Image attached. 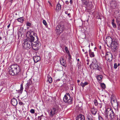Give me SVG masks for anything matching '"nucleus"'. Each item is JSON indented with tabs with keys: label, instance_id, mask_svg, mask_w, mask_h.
<instances>
[{
	"label": "nucleus",
	"instance_id": "nucleus-1",
	"mask_svg": "<svg viewBox=\"0 0 120 120\" xmlns=\"http://www.w3.org/2000/svg\"><path fill=\"white\" fill-rule=\"evenodd\" d=\"M31 31H29L26 34L27 38L25 40L24 44H22L23 47L25 49H29L31 47L33 42L34 41V37L31 35Z\"/></svg>",
	"mask_w": 120,
	"mask_h": 120
},
{
	"label": "nucleus",
	"instance_id": "nucleus-2",
	"mask_svg": "<svg viewBox=\"0 0 120 120\" xmlns=\"http://www.w3.org/2000/svg\"><path fill=\"white\" fill-rule=\"evenodd\" d=\"M106 43L109 47H111L112 51L113 52H116L118 48V43L113 40L110 36H108L106 39Z\"/></svg>",
	"mask_w": 120,
	"mask_h": 120
},
{
	"label": "nucleus",
	"instance_id": "nucleus-3",
	"mask_svg": "<svg viewBox=\"0 0 120 120\" xmlns=\"http://www.w3.org/2000/svg\"><path fill=\"white\" fill-rule=\"evenodd\" d=\"M8 69L9 74L13 76L17 75L21 71L20 67L16 64H13L10 66Z\"/></svg>",
	"mask_w": 120,
	"mask_h": 120
},
{
	"label": "nucleus",
	"instance_id": "nucleus-4",
	"mask_svg": "<svg viewBox=\"0 0 120 120\" xmlns=\"http://www.w3.org/2000/svg\"><path fill=\"white\" fill-rule=\"evenodd\" d=\"M104 115L106 120H111L116 117L112 109L110 108H108L105 110Z\"/></svg>",
	"mask_w": 120,
	"mask_h": 120
},
{
	"label": "nucleus",
	"instance_id": "nucleus-5",
	"mask_svg": "<svg viewBox=\"0 0 120 120\" xmlns=\"http://www.w3.org/2000/svg\"><path fill=\"white\" fill-rule=\"evenodd\" d=\"M63 100L65 103L70 104L72 103L73 98L70 97L69 93H66L63 98Z\"/></svg>",
	"mask_w": 120,
	"mask_h": 120
},
{
	"label": "nucleus",
	"instance_id": "nucleus-6",
	"mask_svg": "<svg viewBox=\"0 0 120 120\" xmlns=\"http://www.w3.org/2000/svg\"><path fill=\"white\" fill-rule=\"evenodd\" d=\"M59 107L58 105H56L53 107L52 109H50V112L49 114L50 117H53L55 114L57 113L59 109Z\"/></svg>",
	"mask_w": 120,
	"mask_h": 120
},
{
	"label": "nucleus",
	"instance_id": "nucleus-7",
	"mask_svg": "<svg viewBox=\"0 0 120 120\" xmlns=\"http://www.w3.org/2000/svg\"><path fill=\"white\" fill-rule=\"evenodd\" d=\"M41 45V43L39 41H36L35 42L34 41L32 45L31 46L33 49L35 51L38 50Z\"/></svg>",
	"mask_w": 120,
	"mask_h": 120
},
{
	"label": "nucleus",
	"instance_id": "nucleus-8",
	"mask_svg": "<svg viewBox=\"0 0 120 120\" xmlns=\"http://www.w3.org/2000/svg\"><path fill=\"white\" fill-rule=\"evenodd\" d=\"M57 34H60L61 33L64 29V26L63 25H58L56 28Z\"/></svg>",
	"mask_w": 120,
	"mask_h": 120
},
{
	"label": "nucleus",
	"instance_id": "nucleus-9",
	"mask_svg": "<svg viewBox=\"0 0 120 120\" xmlns=\"http://www.w3.org/2000/svg\"><path fill=\"white\" fill-rule=\"evenodd\" d=\"M113 56L112 54L110 52H107L106 53L105 58L107 61L109 62H111L112 60Z\"/></svg>",
	"mask_w": 120,
	"mask_h": 120
},
{
	"label": "nucleus",
	"instance_id": "nucleus-10",
	"mask_svg": "<svg viewBox=\"0 0 120 120\" xmlns=\"http://www.w3.org/2000/svg\"><path fill=\"white\" fill-rule=\"evenodd\" d=\"M92 66L93 68L94 69L100 71L101 68L97 64V61L96 59H93V61L92 62Z\"/></svg>",
	"mask_w": 120,
	"mask_h": 120
},
{
	"label": "nucleus",
	"instance_id": "nucleus-11",
	"mask_svg": "<svg viewBox=\"0 0 120 120\" xmlns=\"http://www.w3.org/2000/svg\"><path fill=\"white\" fill-rule=\"evenodd\" d=\"M111 101L112 105H114L115 107L118 106V104L117 100L114 97L112 98L111 96Z\"/></svg>",
	"mask_w": 120,
	"mask_h": 120
},
{
	"label": "nucleus",
	"instance_id": "nucleus-12",
	"mask_svg": "<svg viewBox=\"0 0 120 120\" xmlns=\"http://www.w3.org/2000/svg\"><path fill=\"white\" fill-rule=\"evenodd\" d=\"M60 63L64 67H66L67 66L66 61L65 60H64L63 57L60 58Z\"/></svg>",
	"mask_w": 120,
	"mask_h": 120
},
{
	"label": "nucleus",
	"instance_id": "nucleus-13",
	"mask_svg": "<svg viewBox=\"0 0 120 120\" xmlns=\"http://www.w3.org/2000/svg\"><path fill=\"white\" fill-rule=\"evenodd\" d=\"M76 120H85L84 116L81 114L77 116Z\"/></svg>",
	"mask_w": 120,
	"mask_h": 120
},
{
	"label": "nucleus",
	"instance_id": "nucleus-14",
	"mask_svg": "<svg viewBox=\"0 0 120 120\" xmlns=\"http://www.w3.org/2000/svg\"><path fill=\"white\" fill-rule=\"evenodd\" d=\"M11 103L12 105L14 106H16L18 104L17 101L16 99L15 98L12 99L11 100Z\"/></svg>",
	"mask_w": 120,
	"mask_h": 120
},
{
	"label": "nucleus",
	"instance_id": "nucleus-15",
	"mask_svg": "<svg viewBox=\"0 0 120 120\" xmlns=\"http://www.w3.org/2000/svg\"><path fill=\"white\" fill-rule=\"evenodd\" d=\"M33 59L34 62L35 63L41 60L40 57L38 56H34L33 57Z\"/></svg>",
	"mask_w": 120,
	"mask_h": 120
},
{
	"label": "nucleus",
	"instance_id": "nucleus-16",
	"mask_svg": "<svg viewBox=\"0 0 120 120\" xmlns=\"http://www.w3.org/2000/svg\"><path fill=\"white\" fill-rule=\"evenodd\" d=\"M116 2L115 1H113L111 2L110 4V6L113 8H115L116 5Z\"/></svg>",
	"mask_w": 120,
	"mask_h": 120
},
{
	"label": "nucleus",
	"instance_id": "nucleus-17",
	"mask_svg": "<svg viewBox=\"0 0 120 120\" xmlns=\"http://www.w3.org/2000/svg\"><path fill=\"white\" fill-rule=\"evenodd\" d=\"M59 2L60 1H59L58 3L56 5V11H59L60 10L61 8V5L60 4Z\"/></svg>",
	"mask_w": 120,
	"mask_h": 120
},
{
	"label": "nucleus",
	"instance_id": "nucleus-18",
	"mask_svg": "<svg viewBox=\"0 0 120 120\" xmlns=\"http://www.w3.org/2000/svg\"><path fill=\"white\" fill-rule=\"evenodd\" d=\"M32 83V81L30 79L28 80L27 82V83L26 84V88L28 89L30 86L31 84Z\"/></svg>",
	"mask_w": 120,
	"mask_h": 120
},
{
	"label": "nucleus",
	"instance_id": "nucleus-19",
	"mask_svg": "<svg viewBox=\"0 0 120 120\" xmlns=\"http://www.w3.org/2000/svg\"><path fill=\"white\" fill-rule=\"evenodd\" d=\"M97 111V110L96 108L93 107L92 108L91 112L92 114L93 115H95L96 114Z\"/></svg>",
	"mask_w": 120,
	"mask_h": 120
},
{
	"label": "nucleus",
	"instance_id": "nucleus-20",
	"mask_svg": "<svg viewBox=\"0 0 120 120\" xmlns=\"http://www.w3.org/2000/svg\"><path fill=\"white\" fill-rule=\"evenodd\" d=\"M89 52L90 56L91 57H94L95 55L94 52H92L91 50H89Z\"/></svg>",
	"mask_w": 120,
	"mask_h": 120
},
{
	"label": "nucleus",
	"instance_id": "nucleus-21",
	"mask_svg": "<svg viewBox=\"0 0 120 120\" xmlns=\"http://www.w3.org/2000/svg\"><path fill=\"white\" fill-rule=\"evenodd\" d=\"M88 84V83L87 82H85L84 83L81 82L80 84V85L82 87H84L86 86Z\"/></svg>",
	"mask_w": 120,
	"mask_h": 120
},
{
	"label": "nucleus",
	"instance_id": "nucleus-22",
	"mask_svg": "<svg viewBox=\"0 0 120 120\" xmlns=\"http://www.w3.org/2000/svg\"><path fill=\"white\" fill-rule=\"evenodd\" d=\"M17 20L18 22L21 23H22L24 21L23 18L22 17L19 18L17 19Z\"/></svg>",
	"mask_w": 120,
	"mask_h": 120
},
{
	"label": "nucleus",
	"instance_id": "nucleus-23",
	"mask_svg": "<svg viewBox=\"0 0 120 120\" xmlns=\"http://www.w3.org/2000/svg\"><path fill=\"white\" fill-rule=\"evenodd\" d=\"M114 21V19H112V20L111 23L113 27L114 28H116V24L115 23Z\"/></svg>",
	"mask_w": 120,
	"mask_h": 120
},
{
	"label": "nucleus",
	"instance_id": "nucleus-24",
	"mask_svg": "<svg viewBox=\"0 0 120 120\" xmlns=\"http://www.w3.org/2000/svg\"><path fill=\"white\" fill-rule=\"evenodd\" d=\"M102 76L101 75H98L97 76V78L98 81L100 82L102 81Z\"/></svg>",
	"mask_w": 120,
	"mask_h": 120
},
{
	"label": "nucleus",
	"instance_id": "nucleus-25",
	"mask_svg": "<svg viewBox=\"0 0 120 120\" xmlns=\"http://www.w3.org/2000/svg\"><path fill=\"white\" fill-rule=\"evenodd\" d=\"M116 19H120V13L119 11H118L116 13Z\"/></svg>",
	"mask_w": 120,
	"mask_h": 120
},
{
	"label": "nucleus",
	"instance_id": "nucleus-26",
	"mask_svg": "<svg viewBox=\"0 0 120 120\" xmlns=\"http://www.w3.org/2000/svg\"><path fill=\"white\" fill-rule=\"evenodd\" d=\"M65 50L68 54V56H69V57L70 56L71 57V55L70 54L69 51L68 50V48L67 47H65Z\"/></svg>",
	"mask_w": 120,
	"mask_h": 120
},
{
	"label": "nucleus",
	"instance_id": "nucleus-27",
	"mask_svg": "<svg viewBox=\"0 0 120 120\" xmlns=\"http://www.w3.org/2000/svg\"><path fill=\"white\" fill-rule=\"evenodd\" d=\"M48 78L47 81H48L49 83H51L52 81V78L49 76H48Z\"/></svg>",
	"mask_w": 120,
	"mask_h": 120
},
{
	"label": "nucleus",
	"instance_id": "nucleus-28",
	"mask_svg": "<svg viewBox=\"0 0 120 120\" xmlns=\"http://www.w3.org/2000/svg\"><path fill=\"white\" fill-rule=\"evenodd\" d=\"M94 102L95 105L96 106H98V103L97 100H94Z\"/></svg>",
	"mask_w": 120,
	"mask_h": 120
},
{
	"label": "nucleus",
	"instance_id": "nucleus-29",
	"mask_svg": "<svg viewBox=\"0 0 120 120\" xmlns=\"http://www.w3.org/2000/svg\"><path fill=\"white\" fill-rule=\"evenodd\" d=\"M119 19H116V21L117 23V24L118 26H120V21L119 20Z\"/></svg>",
	"mask_w": 120,
	"mask_h": 120
},
{
	"label": "nucleus",
	"instance_id": "nucleus-30",
	"mask_svg": "<svg viewBox=\"0 0 120 120\" xmlns=\"http://www.w3.org/2000/svg\"><path fill=\"white\" fill-rule=\"evenodd\" d=\"M101 86L103 89H104L105 88V85L104 83H101Z\"/></svg>",
	"mask_w": 120,
	"mask_h": 120
},
{
	"label": "nucleus",
	"instance_id": "nucleus-31",
	"mask_svg": "<svg viewBox=\"0 0 120 120\" xmlns=\"http://www.w3.org/2000/svg\"><path fill=\"white\" fill-rule=\"evenodd\" d=\"M87 118L88 120H93L92 119L91 117L88 115L87 116Z\"/></svg>",
	"mask_w": 120,
	"mask_h": 120
},
{
	"label": "nucleus",
	"instance_id": "nucleus-32",
	"mask_svg": "<svg viewBox=\"0 0 120 120\" xmlns=\"http://www.w3.org/2000/svg\"><path fill=\"white\" fill-rule=\"evenodd\" d=\"M102 103H98L97 106L98 107L101 108L102 107Z\"/></svg>",
	"mask_w": 120,
	"mask_h": 120
},
{
	"label": "nucleus",
	"instance_id": "nucleus-33",
	"mask_svg": "<svg viewBox=\"0 0 120 120\" xmlns=\"http://www.w3.org/2000/svg\"><path fill=\"white\" fill-rule=\"evenodd\" d=\"M26 25L27 26H31V23L29 22H27L26 23Z\"/></svg>",
	"mask_w": 120,
	"mask_h": 120
},
{
	"label": "nucleus",
	"instance_id": "nucleus-34",
	"mask_svg": "<svg viewBox=\"0 0 120 120\" xmlns=\"http://www.w3.org/2000/svg\"><path fill=\"white\" fill-rule=\"evenodd\" d=\"M117 67L118 66L116 63H115L114 64V68L115 69H116L117 68Z\"/></svg>",
	"mask_w": 120,
	"mask_h": 120
},
{
	"label": "nucleus",
	"instance_id": "nucleus-35",
	"mask_svg": "<svg viewBox=\"0 0 120 120\" xmlns=\"http://www.w3.org/2000/svg\"><path fill=\"white\" fill-rule=\"evenodd\" d=\"M23 89V84H21V85L20 90L22 91Z\"/></svg>",
	"mask_w": 120,
	"mask_h": 120
},
{
	"label": "nucleus",
	"instance_id": "nucleus-36",
	"mask_svg": "<svg viewBox=\"0 0 120 120\" xmlns=\"http://www.w3.org/2000/svg\"><path fill=\"white\" fill-rule=\"evenodd\" d=\"M30 112L32 113H34L35 112L34 110L33 109H31L30 111Z\"/></svg>",
	"mask_w": 120,
	"mask_h": 120
},
{
	"label": "nucleus",
	"instance_id": "nucleus-37",
	"mask_svg": "<svg viewBox=\"0 0 120 120\" xmlns=\"http://www.w3.org/2000/svg\"><path fill=\"white\" fill-rule=\"evenodd\" d=\"M43 24L45 26L47 24V23L46 21L44 20H43Z\"/></svg>",
	"mask_w": 120,
	"mask_h": 120
},
{
	"label": "nucleus",
	"instance_id": "nucleus-38",
	"mask_svg": "<svg viewBox=\"0 0 120 120\" xmlns=\"http://www.w3.org/2000/svg\"><path fill=\"white\" fill-rule=\"evenodd\" d=\"M98 119L99 120H104L102 117L100 116H98Z\"/></svg>",
	"mask_w": 120,
	"mask_h": 120
},
{
	"label": "nucleus",
	"instance_id": "nucleus-39",
	"mask_svg": "<svg viewBox=\"0 0 120 120\" xmlns=\"http://www.w3.org/2000/svg\"><path fill=\"white\" fill-rule=\"evenodd\" d=\"M23 104V103L21 102V101H19V104L20 105H21Z\"/></svg>",
	"mask_w": 120,
	"mask_h": 120
},
{
	"label": "nucleus",
	"instance_id": "nucleus-40",
	"mask_svg": "<svg viewBox=\"0 0 120 120\" xmlns=\"http://www.w3.org/2000/svg\"><path fill=\"white\" fill-rule=\"evenodd\" d=\"M48 3H49V5L51 6H52V4L49 1H48Z\"/></svg>",
	"mask_w": 120,
	"mask_h": 120
},
{
	"label": "nucleus",
	"instance_id": "nucleus-41",
	"mask_svg": "<svg viewBox=\"0 0 120 120\" xmlns=\"http://www.w3.org/2000/svg\"><path fill=\"white\" fill-rule=\"evenodd\" d=\"M65 3L66 4H68L69 3V2L68 1H67V0L66 1H65Z\"/></svg>",
	"mask_w": 120,
	"mask_h": 120
},
{
	"label": "nucleus",
	"instance_id": "nucleus-42",
	"mask_svg": "<svg viewBox=\"0 0 120 120\" xmlns=\"http://www.w3.org/2000/svg\"><path fill=\"white\" fill-rule=\"evenodd\" d=\"M43 116V115H42L41 116H38V118H39V119L40 118V120H41V116Z\"/></svg>",
	"mask_w": 120,
	"mask_h": 120
},
{
	"label": "nucleus",
	"instance_id": "nucleus-43",
	"mask_svg": "<svg viewBox=\"0 0 120 120\" xmlns=\"http://www.w3.org/2000/svg\"><path fill=\"white\" fill-rule=\"evenodd\" d=\"M49 58H50L51 57V53H49Z\"/></svg>",
	"mask_w": 120,
	"mask_h": 120
},
{
	"label": "nucleus",
	"instance_id": "nucleus-44",
	"mask_svg": "<svg viewBox=\"0 0 120 120\" xmlns=\"http://www.w3.org/2000/svg\"><path fill=\"white\" fill-rule=\"evenodd\" d=\"M10 25H11V23H10V24H9L8 25V26H7V27L8 28L9 27H10Z\"/></svg>",
	"mask_w": 120,
	"mask_h": 120
},
{
	"label": "nucleus",
	"instance_id": "nucleus-45",
	"mask_svg": "<svg viewBox=\"0 0 120 120\" xmlns=\"http://www.w3.org/2000/svg\"><path fill=\"white\" fill-rule=\"evenodd\" d=\"M60 80V79H57L56 80V82L59 81Z\"/></svg>",
	"mask_w": 120,
	"mask_h": 120
},
{
	"label": "nucleus",
	"instance_id": "nucleus-46",
	"mask_svg": "<svg viewBox=\"0 0 120 120\" xmlns=\"http://www.w3.org/2000/svg\"><path fill=\"white\" fill-rule=\"evenodd\" d=\"M87 52H86L84 53V54H86V55L87 56H88V54H87Z\"/></svg>",
	"mask_w": 120,
	"mask_h": 120
},
{
	"label": "nucleus",
	"instance_id": "nucleus-47",
	"mask_svg": "<svg viewBox=\"0 0 120 120\" xmlns=\"http://www.w3.org/2000/svg\"><path fill=\"white\" fill-rule=\"evenodd\" d=\"M68 14V16L69 17H70L71 16L70 14V13H68V14Z\"/></svg>",
	"mask_w": 120,
	"mask_h": 120
},
{
	"label": "nucleus",
	"instance_id": "nucleus-48",
	"mask_svg": "<svg viewBox=\"0 0 120 120\" xmlns=\"http://www.w3.org/2000/svg\"><path fill=\"white\" fill-rule=\"evenodd\" d=\"M72 0H70V3L71 4L72 3Z\"/></svg>",
	"mask_w": 120,
	"mask_h": 120
},
{
	"label": "nucleus",
	"instance_id": "nucleus-49",
	"mask_svg": "<svg viewBox=\"0 0 120 120\" xmlns=\"http://www.w3.org/2000/svg\"><path fill=\"white\" fill-rule=\"evenodd\" d=\"M13 0H8L11 3L12 2Z\"/></svg>",
	"mask_w": 120,
	"mask_h": 120
},
{
	"label": "nucleus",
	"instance_id": "nucleus-50",
	"mask_svg": "<svg viewBox=\"0 0 120 120\" xmlns=\"http://www.w3.org/2000/svg\"><path fill=\"white\" fill-rule=\"evenodd\" d=\"M33 34L34 35H34L35 36H36L37 35V34H35V33H34V32H33Z\"/></svg>",
	"mask_w": 120,
	"mask_h": 120
},
{
	"label": "nucleus",
	"instance_id": "nucleus-51",
	"mask_svg": "<svg viewBox=\"0 0 120 120\" xmlns=\"http://www.w3.org/2000/svg\"><path fill=\"white\" fill-rule=\"evenodd\" d=\"M65 13L66 14H68V11H66L65 12Z\"/></svg>",
	"mask_w": 120,
	"mask_h": 120
},
{
	"label": "nucleus",
	"instance_id": "nucleus-52",
	"mask_svg": "<svg viewBox=\"0 0 120 120\" xmlns=\"http://www.w3.org/2000/svg\"><path fill=\"white\" fill-rule=\"evenodd\" d=\"M77 65L78 67H79L80 66V65H79V64L78 62L77 63Z\"/></svg>",
	"mask_w": 120,
	"mask_h": 120
},
{
	"label": "nucleus",
	"instance_id": "nucleus-53",
	"mask_svg": "<svg viewBox=\"0 0 120 120\" xmlns=\"http://www.w3.org/2000/svg\"><path fill=\"white\" fill-rule=\"evenodd\" d=\"M77 82L78 83H79L80 82V80H77Z\"/></svg>",
	"mask_w": 120,
	"mask_h": 120
},
{
	"label": "nucleus",
	"instance_id": "nucleus-54",
	"mask_svg": "<svg viewBox=\"0 0 120 120\" xmlns=\"http://www.w3.org/2000/svg\"><path fill=\"white\" fill-rule=\"evenodd\" d=\"M90 45H91V46H93V44L92 43H91V44H90Z\"/></svg>",
	"mask_w": 120,
	"mask_h": 120
},
{
	"label": "nucleus",
	"instance_id": "nucleus-55",
	"mask_svg": "<svg viewBox=\"0 0 120 120\" xmlns=\"http://www.w3.org/2000/svg\"><path fill=\"white\" fill-rule=\"evenodd\" d=\"M2 39V38L1 37H0V40H1Z\"/></svg>",
	"mask_w": 120,
	"mask_h": 120
},
{
	"label": "nucleus",
	"instance_id": "nucleus-56",
	"mask_svg": "<svg viewBox=\"0 0 120 120\" xmlns=\"http://www.w3.org/2000/svg\"><path fill=\"white\" fill-rule=\"evenodd\" d=\"M77 61L78 62H79V59H78L77 60Z\"/></svg>",
	"mask_w": 120,
	"mask_h": 120
},
{
	"label": "nucleus",
	"instance_id": "nucleus-57",
	"mask_svg": "<svg viewBox=\"0 0 120 120\" xmlns=\"http://www.w3.org/2000/svg\"><path fill=\"white\" fill-rule=\"evenodd\" d=\"M27 120H30V119L29 117H28L27 118Z\"/></svg>",
	"mask_w": 120,
	"mask_h": 120
},
{
	"label": "nucleus",
	"instance_id": "nucleus-58",
	"mask_svg": "<svg viewBox=\"0 0 120 120\" xmlns=\"http://www.w3.org/2000/svg\"><path fill=\"white\" fill-rule=\"evenodd\" d=\"M82 51L84 52H85V50L84 49H82Z\"/></svg>",
	"mask_w": 120,
	"mask_h": 120
},
{
	"label": "nucleus",
	"instance_id": "nucleus-59",
	"mask_svg": "<svg viewBox=\"0 0 120 120\" xmlns=\"http://www.w3.org/2000/svg\"><path fill=\"white\" fill-rule=\"evenodd\" d=\"M117 65L118 66H119L120 65V64L119 63H118Z\"/></svg>",
	"mask_w": 120,
	"mask_h": 120
},
{
	"label": "nucleus",
	"instance_id": "nucleus-60",
	"mask_svg": "<svg viewBox=\"0 0 120 120\" xmlns=\"http://www.w3.org/2000/svg\"><path fill=\"white\" fill-rule=\"evenodd\" d=\"M87 65H89V62H88L87 63Z\"/></svg>",
	"mask_w": 120,
	"mask_h": 120
},
{
	"label": "nucleus",
	"instance_id": "nucleus-61",
	"mask_svg": "<svg viewBox=\"0 0 120 120\" xmlns=\"http://www.w3.org/2000/svg\"><path fill=\"white\" fill-rule=\"evenodd\" d=\"M69 58L70 59V58H71V57L70 56L69 57Z\"/></svg>",
	"mask_w": 120,
	"mask_h": 120
},
{
	"label": "nucleus",
	"instance_id": "nucleus-62",
	"mask_svg": "<svg viewBox=\"0 0 120 120\" xmlns=\"http://www.w3.org/2000/svg\"><path fill=\"white\" fill-rule=\"evenodd\" d=\"M87 60V61H88V60Z\"/></svg>",
	"mask_w": 120,
	"mask_h": 120
},
{
	"label": "nucleus",
	"instance_id": "nucleus-63",
	"mask_svg": "<svg viewBox=\"0 0 120 120\" xmlns=\"http://www.w3.org/2000/svg\"><path fill=\"white\" fill-rule=\"evenodd\" d=\"M81 0L82 1H84L85 0Z\"/></svg>",
	"mask_w": 120,
	"mask_h": 120
},
{
	"label": "nucleus",
	"instance_id": "nucleus-64",
	"mask_svg": "<svg viewBox=\"0 0 120 120\" xmlns=\"http://www.w3.org/2000/svg\"><path fill=\"white\" fill-rule=\"evenodd\" d=\"M15 14L16 15H17V14L16 13Z\"/></svg>",
	"mask_w": 120,
	"mask_h": 120
}]
</instances>
